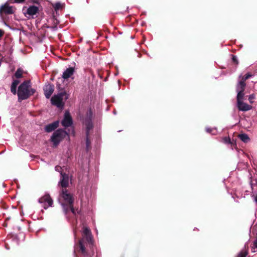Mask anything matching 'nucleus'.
Returning a JSON list of instances; mask_svg holds the SVG:
<instances>
[{
	"instance_id": "f257e3e1",
	"label": "nucleus",
	"mask_w": 257,
	"mask_h": 257,
	"mask_svg": "<svg viewBox=\"0 0 257 257\" xmlns=\"http://www.w3.org/2000/svg\"><path fill=\"white\" fill-rule=\"evenodd\" d=\"M83 238L79 240L78 244H75L74 253L78 252L79 257H92L93 251L92 250V236L90 230L83 226L82 231Z\"/></svg>"
},
{
	"instance_id": "f03ea898",
	"label": "nucleus",
	"mask_w": 257,
	"mask_h": 257,
	"mask_svg": "<svg viewBox=\"0 0 257 257\" xmlns=\"http://www.w3.org/2000/svg\"><path fill=\"white\" fill-rule=\"evenodd\" d=\"M59 201L61 204L65 214L71 211L74 215L76 214L75 211L73 207V196L66 189L64 188L62 190L59 198Z\"/></svg>"
},
{
	"instance_id": "7ed1b4c3",
	"label": "nucleus",
	"mask_w": 257,
	"mask_h": 257,
	"mask_svg": "<svg viewBox=\"0 0 257 257\" xmlns=\"http://www.w3.org/2000/svg\"><path fill=\"white\" fill-rule=\"evenodd\" d=\"M35 92V89L31 87V82L29 80L24 81L19 86L17 94L19 101L28 99Z\"/></svg>"
},
{
	"instance_id": "20e7f679",
	"label": "nucleus",
	"mask_w": 257,
	"mask_h": 257,
	"mask_svg": "<svg viewBox=\"0 0 257 257\" xmlns=\"http://www.w3.org/2000/svg\"><path fill=\"white\" fill-rule=\"evenodd\" d=\"M11 3L8 0L0 6V18L5 21L7 16L14 14L16 11L15 7L11 6Z\"/></svg>"
},
{
	"instance_id": "39448f33",
	"label": "nucleus",
	"mask_w": 257,
	"mask_h": 257,
	"mask_svg": "<svg viewBox=\"0 0 257 257\" xmlns=\"http://www.w3.org/2000/svg\"><path fill=\"white\" fill-rule=\"evenodd\" d=\"M66 137L69 139V133L62 129H59L53 134L51 139L54 146L56 147Z\"/></svg>"
},
{
	"instance_id": "423d86ee",
	"label": "nucleus",
	"mask_w": 257,
	"mask_h": 257,
	"mask_svg": "<svg viewBox=\"0 0 257 257\" xmlns=\"http://www.w3.org/2000/svg\"><path fill=\"white\" fill-rule=\"evenodd\" d=\"M39 9L37 6L32 5L28 7H24L22 13L28 19H35L37 17Z\"/></svg>"
},
{
	"instance_id": "0eeeda50",
	"label": "nucleus",
	"mask_w": 257,
	"mask_h": 257,
	"mask_svg": "<svg viewBox=\"0 0 257 257\" xmlns=\"http://www.w3.org/2000/svg\"><path fill=\"white\" fill-rule=\"evenodd\" d=\"M39 202L42 204L43 207L46 209L49 207L52 206L53 200L49 194H45L39 199Z\"/></svg>"
},
{
	"instance_id": "6e6552de",
	"label": "nucleus",
	"mask_w": 257,
	"mask_h": 257,
	"mask_svg": "<svg viewBox=\"0 0 257 257\" xmlns=\"http://www.w3.org/2000/svg\"><path fill=\"white\" fill-rule=\"evenodd\" d=\"M237 107L239 110L241 111H246L251 109L252 106L245 103L243 101V97H237Z\"/></svg>"
},
{
	"instance_id": "1a4fd4ad",
	"label": "nucleus",
	"mask_w": 257,
	"mask_h": 257,
	"mask_svg": "<svg viewBox=\"0 0 257 257\" xmlns=\"http://www.w3.org/2000/svg\"><path fill=\"white\" fill-rule=\"evenodd\" d=\"M64 94L62 93L55 95L51 98V102L53 105H56L58 107L62 108L63 107L64 103L63 102Z\"/></svg>"
},
{
	"instance_id": "9d476101",
	"label": "nucleus",
	"mask_w": 257,
	"mask_h": 257,
	"mask_svg": "<svg viewBox=\"0 0 257 257\" xmlns=\"http://www.w3.org/2000/svg\"><path fill=\"white\" fill-rule=\"evenodd\" d=\"M245 85L246 84L243 82V81H239L236 87V91L237 93L236 98L244 97V93L243 91L244 90Z\"/></svg>"
},
{
	"instance_id": "9b49d317",
	"label": "nucleus",
	"mask_w": 257,
	"mask_h": 257,
	"mask_svg": "<svg viewBox=\"0 0 257 257\" xmlns=\"http://www.w3.org/2000/svg\"><path fill=\"white\" fill-rule=\"evenodd\" d=\"M61 123L62 125L64 127L70 126L72 124V119L69 111H65L64 118L62 120Z\"/></svg>"
},
{
	"instance_id": "f8f14e48",
	"label": "nucleus",
	"mask_w": 257,
	"mask_h": 257,
	"mask_svg": "<svg viewBox=\"0 0 257 257\" xmlns=\"http://www.w3.org/2000/svg\"><path fill=\"white\" fill-rule=\"evenodd\" d=\"M85 125L86 127V149L88 151L90 148V142L89 140V131L92 129L93 125L92 121L91 120H89L85 123Z\"/></svg>"
},
{
	"instance_id": "ddd939ff",
	"label": "nucleus",
	"mask_w": 257,
	"mask_h": 257,
	"mask_svg": "<svg viewBox=\"0 0 257 257\" xmlns=\"http://www.w3.org/2000/svg\"><path fill=\"white\" fill-rule=\"evenodd\" d=\"M69 176L66 173H61V178L59 184L63 188L67 187L69 185Z\"/></svg>"
},
{
	"instance_id": "4468645a",
	"label": "nucleus",
	"mask_w": 257,
	"mask_h": 257,
	"mask_svg": "<svg viewBox=\"0 0 257 257\" xmlns=\"http://www.w3.org/2000/svg\"><path fill=\"white\" fill-rule=\"evenodd\" d=\"M54 90L53 85L48 84L44 87V94L47 98H49Z\"/></svg>"
},
{
	"instance_id": "2eb2a0df",
	"label": "nucleus",
	"mask_w": 257,
	"mask_h": 257,
	"mask_svg": "<svg viewBox=\"0 0 257 257\" xmlns=\"http://www.w3.org/2000/svg\"><path fill=\"white\" fill-rule=\"evenodd\" d=\"M59 124L58 120L55 121L52 123L47 125L45 127V130L47 132H51L56 128Z\"/></svg>"
},
{
	"instance_id": "dca6fc26",
	"label": "nucleus",
	"mask_w": 257,
	"mask_h": 257,
	"mask_svg": "<svg viewBox=\"0 0 257 257\" xmlns=\"http://www.w3.org/2000/svg\"><path fill=\"white\" fill-rule=\"evenodd\" d=\"M74 72V69L73 67L67 68L63 72L62 77L64 79H68L71 77Z\"/></svg>"
},
{
	"instance_id": "f3484780",
	"label": "nucleus",
	"mask_w": 257,
	"mask_h": 257,
	"mask_svg": "<svg viewBox=\"0 0 257 257\" xmlns=\"http://www.w3.org/2000/svg\"><path fill=\"white\" fill-rule=\"evenodd\" d=\"M248 254V243H246L243 248L238 253L236 257H246Z\"/></svg>"
},
{
	"instance_id": "a211bd4d",
	"label": "nucleus",
	"mask_w": 257,
	"mask_h": 257,
	"mask_svg": "<svg viewBox=\"0 0 257 257\" xmlns=\"http://www.w3.org/2000/svg\"><path fill=\"white\" fill-rule=\"evenodd\" d=\"M20 81L19 80H14L11 86V91L14 94H17V88L18 85L19 84Z\"/></svg>"
},
{
	"instance_id": "6ab92c4d",
	"label": "nucleus",
	"mask_w": 257,
	"mask_h": 257,
	"mask_svg": "<svg viewBox=\"0 0 257 257\" xmlns=\"http://www.w3.org/2000/svg\"><path fill=\"white\" fill-rule=\"evenodd\" d=\"M238 138L240 139V140L245 143H247L250 141L249 137L245 134H241L239 135Z\"/></svg>"
},
{
	"instance_id": "aec40b11",
	"label": "nucleus",
	"mask_w": 257,
	"mask_h": 257,
	"mask_svg": "<svg viewBox=\"0 0 257 257\" xmlns=\"http://www.w3.org/2000/svg\"><path fill=\"white\" fill-rule=\"evenodd\" d=\"M22 75H23V70L20 68H19L17 70V71L16 72V73L15 74V76L17 78H20L22 77Z\"/></svg>"
},
{
	"instance_id": "412c9836",
	"label": "nucleus",
	"mask_w": 257,
	"mask_h": 257,
	"mask_svg": "<svg viewBox=\"0 0 257 257\" xmlns=\"http://www.w3.org/2000/svg\"><path fill=\"white\" fill-rule=\"evenodd\" d=\"M251 188H252V196L254 197V199L255 202L256 203H257V193H255L253 191L255 187L257 188V186L253 185L252 184H251Z\"/></svg>"
},
{
	"instance_id": "4be33fe9",
	"label": "nucleus",
	"mask_w": 257,
	"mask_h": 257,
	"mask_svg": "<svg viewBox=\"0 0 257 257\" xmlns=\"http://www.w3.org/2000/svg\"><path fill=\"white\" fill-rule=\"evenodd\" d=\"M251 251L253 252L257 251V238L254 241L253 245L251 246Z\"/></svg>"
},
{
	"instance_id": "5701e85b",
	"label": "nucleus",
	"mask_w": 257,
	"mask_h": 257,
	"mask_svg": "<svg viewBox=\"0 0 257 257\" xmlns=\"http://www.w3.org/2000/svg\"><path fill=\"white\" fill-rule=\"evenodd\" d=\"M206 131L207 133H210L214 135L216 134V130L215 128H209V127H206Z\"/></svg>"
},
{
	"instance_id": "b1692460",
	"label": "nucleus",
	"mask_w": 257,
	"mask_h": 257,
	"mask_svg": "<svg viewBox=\"0 0 257 257\" xmlns=\"http://www.w3.org/2000/svg\"><path fill=\"white\" fill-rule=\"evenodd\" d=\"M26 0H9L11 4H23Z\"/></svg>"
},
{
	"instance_id": "393cba45",
	"label": "nucleus",
	"mask_w": 257,
	"mask_h": 257,
	"mask_svg": "<svg viewBox=\"0 0 257 257\" xmlns=\"http://www.w3.org/2000/svg\"><path fill=\"white\" fill-rule=\"evenodd\" d=\"M255 98V95L254 94H251L248 96V101L250 103H253V99Z\"/></svg>"
},
{
	"instance_id": "a878e982",
	"label": "nucleus",
	"mask_w": 257,
	"mask_h": 257,
	"mask_svg": "<svg viewBox=\"0 0 257 257\" xmlns=\"http://www.w3.org/2000/svg\"><path fill=\"white\" fill-rule=\"evenodd\" d=\"M251 76V75L249 74V73H247L244 76H243L241 80H240V81H243L244 82H245V81H246V80H247V79H248L249 77H250Z\"/></svg>"
},
{
	"instance_id": "bb28decb",
	"label": "nucleus",
	"mask_w": 257,
	"mask_h": 257,
	"mask_svg": "<svg viewBox=\"0 0 257 257\" xmlns=\"http://www.w3.org/2000/svg\"><path fill=\"white\" fill-rule=\"evenodd\" d=\"M62 7V5L60 3H57L54 5V9L56 11L59 10Z\"/></svg>"
},
{
	"instance_id": "cd10ccee",
	"label": "nucleus",
	"mask_w": 257,
	"mask_h": 257,
	"mask_svg": "<svg viewBox=\"0 0 257 257\" xmlns=\"http://www.w3.org/2000/svg\"><path fill=\"white\" fill-rule=\"evenodd\" d=\"M223 142L225 144H229L230 142V140L229 138L224 137L223 138Z\"/></svg>"
},
{
	"instance_id": "c85d7f7f",
	"label": "nucleus",
	"mask_w": 257,
	"mask_h": 257,
	"mask_svg": "<svg viewBox=\"0 0 257 257\" xmlns=\"http://www.w3.org/2000/svg\"><path fill=\"white\" fill-rule=\"evenodd\" d=\"M55 169L57 172H60L61 173H62L61 171L62 168L59 166H56Z\"/></svg>"
},
{
	"instance_id": "c756f323",
	"label": "nucleus",
	"mask_w": 257,
	"mask_h": 257,
	"mask_svg": "<svg viewBox=\"0 0 257 257\" xmlns=\"http://www.w3.org/2000/svg\"><path fill=\"white\" fill-rule=\"evenodd\" d=\"M232 61L234 62L237 63V57L236 56H233L232 57Z\"/></svg>"
},
{
	"instance_id": "7c9ffc66",
	"label": "nucleus",
	"mask_w": 257,
	"mask_h": 257,
	"mask_svg": "<svg viewBox=\"0 0 257 257\" xmlns=\"http://www.w3.org/2000/svg\"><path fill=\"white\" fill-rule=\"evenodd\" d=\"M69 134H73V135H74V130L73 128H71L70 130H69Z\"/></svg>"
},
{
	"instance_id": "2f4dec72",
	"label": "nucleus",
	"mask_w": 257,
	"mask_h": 257,
	"mask_svg": "<svg viewBox=\"0 0 257 257\" xmlns=\"http://www.w3.org/2000/svg\"><path fill=\"white\" fill-rule=\"evenodd\" d=\"M4 34V31L1 29H0V38H1Z\"/></svg>"
},
{
	"instance_id": "473e14b6",
	"label": "nucleus",
	"mask_w": 257,
	"mask_h": 257,
	"mask_svg": "<svg viewBox=\"0 0 257 257\" xmlns=\"http://www.w3.org/2000/svg\"><path fill=\"white\" fill-rule=\"evenodd\" d=\"M76 226L75 227V228L74 229V236H75V238L76 239Z\"/></svg>"
}]
</instances>
